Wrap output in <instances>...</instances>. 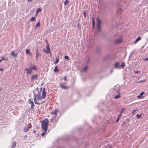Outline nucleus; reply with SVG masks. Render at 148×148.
I'll list each match as a JSON object with an SVG mask.
<instances>
[{"mask_svg":"<svg viewBox=\"0 0 148 148\" xmlns=\"http://www.w3.org/2000/svg\"><path fill=\"white\" fill-rule=\"evenodd\" d=\"M42 90V88H39L37 87L34 92V102L35 104L38 105L42 104L45 102V101H41V100L42 99H45L46 96V92L44 88L42 90L41 96V93Z\"/></svg>","mask_w":148,"mask_h":148,"instance_id":"1","label":"nucleus"},{"mask_svg":"<svg viewBox=\"0 0 148 148\" xmlns=\"http://www.w3.org/2000/svg\"><path fill=\"white\" fill-rule=\"evenodd\" d=\"M48 121L47 119L43 120L41 123V127L42 130L46 131L47 129Z\"/></svg>","mask_w":148,"mask_h":148,"instance_id":"2","label":"nucleus"},{"mask_svg":"<svg viewBox=\"0 0 148 148\" xmlns=\"http://www.w3.org/2000/svg\"><path fill=\"white\" fill-rule=\"evenodd\" d=\"M58 111V109H56L54 111L52 112L51 113L50 116L51 117V122H52L55 119Z\"/></svg>","mask_w":148,"mask_h":148,"instance_id":"3","label":"nucleus"},{"mask_svg":"<svg viewBox=\"0 0 148 148\" xmlns=\"http://www.w3.org/2000/svg\"><path fill=\"white\" fill-rule=\"evenodd\" d=\"M46 50L45 49H43V51L47 53H50V49L48 43L47 44L46 46Z\"/></svg>","mask_w":148,"mask_h":148,"instance_id":"4","label":"nucleus"},{"mask_svg":"<svg viewBox=\"0 0 148 148\" xmlns=\"http://www.w3.org/2000/svg\"><path fill=\"white\" fill-rule=\"evenodd\" d=\"M97 20V29L98 31H100L101 30V21L99 18H98Z\"/></svg>","mask_w":148,"mask_h":148,"instance_id":"5","label":"nucleus"},{"mask_svg":"<svg viewBox=\"0 0 148 148\" xmlns=\"http://www.w3.org/2000/svg\"><path fill=\"white\" fill-rule=\"evenodd\" d=\"M29 67L32 71V70L36 71L37 70V66L36 65L34 64L31 65Z\"/></svg>","mask_w":148,"mask_h":148,"instance_id":"6","label":"nucleus"},{"mask_svg":"<svg viewBox=\"0 0 148 148\" xmlns=\"http://www.w3.org/2000/svg\"><path fill=\"white\" fill-rule=\"evenodd\" d=\"M123 41V39L121 37H120L118 39H116L115 40V43L117 44H119L122 42Z\"/></svg>","mask_w":148,"mask_h":148,"instance_id":"7","label":"nucleus"},{"mask_svg":"<svg viewBox=\"0 0 148 148\" xmlns=\"http://www.w3.org/2000/svg\"><path fill=\"white\" fill-rule=\"evenodd\" d=\"M30 128L29 125L28 124L26 125V126L24 127L23 129V131L24 132H27L29 129Z\"/></svg>","mask_w":148,"mask_h":148,"instance_id":"8","label":"nucleus"},{"mask_svg":"<svg viewBox=\"0 0 148 148\" xmlns=\"http://www.w3.org/2000/svg\"><path fill=\"white\" fill-rule=\"evenodd\" d=\"M25 70L27 71L26 73L27 74H31L32 73V71L29 67L28 69L27 68H25Z\"/></svg>","mask_w":148,"mask_h":148,"instance_id":"9","label":"nucleus"},{"mask_svg":"<svg viewBox=\"0 0 148 148\" xmlns=\"http://www.w3.org/2000/svg\"><path fill=\"white\" fill-rule=\"evenodd\" d=\"M37 77L38 75L37 74H35L32 75L31 78L32 82L35 79L37 78Z\"/></svg>","mask_w":148,"mask_h":148,"instance_id":"10","label":"nucleus"},{"mask_svg":"<svg viewBox=\"0 0 148 148\" xmlns=\"http://www.w3.org/2000/svg\"><path fill=\"white\" fill-rule=\"evenodd\" d=\"M29 103L31 104V108L32 109H33L34 108V103L32 101H30V100H29Z\"/></svg>","mask_w":148,"mask_h":148,"instance_id":"11","label":"nucleus"},{"mask_svg":"<svg viewBox=\"0 0 148 148\" xmlns=\"http://www.w3.org/2000/svg\"><path fill=\"white\" fill-rule=\"evenodd\" d=\"M60 87L63 89H66L68 88L67 87L65 86V85L63 83H61L60 84Z\"/></svg>","mask_w":148,"mask_h":148,"instance_id":"12","label":"nucleus"},{"mask_svg":"<svg viewBox=\"0 0 148 148\" xmlns=\"http://www.w3.org/2000/svg\"><path fill=\"white\" fill-rule=\"evenodd\" d=\"M145 93V92H143L139 94V95L138 96H137V97L139 99H141V98H143V97H142V96Z\"/></svg>","mask_w":148,"mask_h":148,"instance_id":"13","label":"nucleus"},{"mask_svg":"<svg viewBox=\"0 0 148 148\" xmlns=\"http://www.w3.org/2000/svg\"><path fill=\"white\" fill-rule=\"evenodd\" d=\"M11 55L14 57L17 56V54L15 53V52L14 51H12L11 52Z\"/></svg>","mask_w":148,"mask_h":148,"instance_id":"14","label":"nucleus"},{"mask_svg":"<svg viewBox=\"0 0 148 148\" xmlns=\"http://www.w3.org/2000/svg\"><path fill=\"white\" fill-rule=\"evenodd\" d=\"M16 142L15 141H14L13 142L12 146L11 148H14L16 146Z\"/></svg>","mask_w":148,"mask_h":148,"instance_id":"15","label":"nucleus"},{"mask_svg":"<svg viewBox=\"0 0 148 148\" xmlns=\"http://www.w3.org/2000/svg\"><path fill=\"white\" fill-rule=\"evenodd\" d=\"M121 97V95L120 93L118 95H116L114 97V99H117Z\"/></svg>","mask_w":148,"mask_h":148,"instance_id":"16","label":"nucleus"},{"mask_svg":"<svg viewBox=\"0 0 148 148\" xmlns=\"http://www.w3.org/2000/svg\"><path fill=\"white\" fill-rule=\"evenodd\" d=\"M58 69L57 66H55L54 69V72L55 73H57L58 72Z\"/></svg>","mask_w":148,"mask_h":148,"instance_id":"17","label":"nucleus"},{"mask_svg":"<svg viewBox=\"0 0 148 148\" xmlns=\"http://www.w3.org/2000/svg\"><path fill=\"white\" fill-rule=\"evenodd\" d=\"M41 54L40 53L38 54V53H36V59L37 60L38 57L41 56Z\"/></svg>","mask_w":148,"mask_h":148,"instance_id":"18","label":"nucleus"},{"mask_svg":"<svg viewBox=\"0 0 148 148\" xmlns=\"http://www.w3.org/2000/svg\"><path fill=\"white\" fill-rule=\"evenodd\" d=\"M119 66V63L118 62H116L114 65V67L115 68H117Z\"/></svg>","mask_w":148,"mask_h":148,"instance_id":"19","label":"nucleus"},{"mask_svg":"<svg viewBox=\"0 0 148 148\" xmlns=\"http://www.w3.org/2000/svg\"><path fill=\"white\" fill-rule=\"evenodd\" d=\"M141 39V38L140 37H138L136 40L135 43H136V42L140 40Z\"/></svg>","mask_w":148,"mask_h":148,"instance_id":"20","label":"nucleus"},{"mask_svg":"<svg viewBox=\"0 0 148 148\" xmlns=\"http://www.w3.org/2000/svg\"><path fill=\"white\" fill-rule=\"evenodd\" d=\"M59 61V59L58 58H56V61L54 62V63L56 64H57Z\"/></svg>","mask_w":148,"mask_h":148,"instance_id":"21","label":"nucleus"},{"mask_svg":"<svg viewBox=\"0 0 148 148\" xmlns=\"http://www.w3.org/2000/svg\"><path fill=\"white\" fill-rule=\"evenodd\" d=\"M25 53L26 54H29L30 53V50L29 49H26Z\"/></svg>","mask_w":148,"mask_h":148,"instance_id":"22","label":"nucleus"},{"mask_svg":"<svg viewBox=\"0 0 148 148\" xmlns=\"http://www.w3.org/2000/svg\"><path fill=\"white\" fill-rule=\"evenodd\" d=\"M87 69L88 66H85L84 67L83 71L84 72H85L87 70Z\"/></svg>","mask_w":148,"mask_h":148,"instance_id":"23","label":"nucleus"},{"mask_svg":"<svg viewBox=\"0 0 148 148\" xmlns=\"http://www.w3.org/2000/svg\"><path fill=\"white\" fill-rule=\"evenodd\" d=\"M40 26V22H39L37 23L36 25V27H39Z\"/></svg>","mask_w":148,"mask_h":148,"instance_id":"24","label":"nucleus"},{"mask_svg":"<svg viewBox=\"0 0 148 148\" xmlns=\"http://www.w3.org/2000/svg\"><path fill=\"white\" fill-rule=\"evenodd\" d=\"M146 81V80H140L138 82V83H141V82H145Z\"/></svg>","mask_w":148,"mask_h":148,"instance_id":"25","label":"nucleus"},{"mask_svg":"<svg viewBox=\"0 0 148 148\" xmlns=\"http://www.w3.org/2000/svg\"><path fill=\"white\" fill-rule=\"evenodd\" d=\"M68 3V0H66L64 2V5H66Z\"/></svg>","mask_w":148,"mask_h":148,"instance_id":"26","label":"nucleus"},{"mask_svg":"<svg viewBox=\"0 0 148 148\" xmlns=\"http://www.w3.org/2000/svg\"><path fill=\"white\" fill-rule=\"evenodd\" d=\"M36 18L34 17H32L31 19V21H33L35 20Z\"/></svg>","mask_w":148,"mask_h":148,"instance_id":"27","label":"nucleus"},{"mask_svg":"<svg viewBox=\"0 0 148 148\" xmlns=\"http://www.w3.org/2000/svg\"><path fill=\"white\" fill-rule=\"evenodd\" d=\"M41 11V9L40 8H38L37 9L36 11V13H38L40 12Z\"/></svg>","mask_w":148,"mask_h":148,"instance_id":"28","label":"nucleus"},{"mask_svg":"<svg viewBox=\"0 0 148 148\" xmlns=\"http://www.w3.org/2000/svg\"><path fill=\"white\" fill-rule=\"evenodd\" d=\"M121 68H123V67H125V64L124 62H123L121 64Z\"/></svg>","mask_w":148,"mask_h":148,"instance_id":"29","label":"nucleus"},{"mask_svg":"<svg viewBox=\"0 0 148 148\" xmlns=\"http://www.w3.org/2000/svg\"><path fill=\"white\" fill-rule=\"evenodd\" d=\"M46 133V131H44V132L42 133L41 134V135L42 136H44L45 134Z\"/></svg>","mask_w":148,"mask_h":148,"instance_id":"30","label":"nucleus"},{"mask_svg":"<svg viewBox=\"0 0 148 148\" xmlns=\"http://www.w3.org/2000/svg\"><path fill=\"white\" fill-rule=\"evenodd\" d=\"M92 22L93 27V28H94L95 24V22L94 21L93 19H92Z\"/></svg>","mask_w":148,"mask_h":148,"instance_id":"31","label":"nucleus"},{"mask_svg":"<svg viewBox=\"0 0 148 148\" xmlns=\"http://www.w3.org/2000/svg\"><path fill=\"white\" fill-rule=\"evenodd\" d=\"M64 58L65 59H67V60H69V58L68 56H66L64 57Z\"/></svg>","mask_w":148,"mask_h":148,"instance_id":"32","label":"nucleus"},{"mask_svg":"<svg viewBox=\"0 0 148 148\" xmlns=\"http://www.w3.org/2000/svg\"><path fill=\"white\" fill-rule=\"evenodd\" d=\"M83 14L84 17H86V11H84L83 12Z\"/></svg>","mask_w":148,"mask_h":148,"instance_id":"33","label":"nucleus"},{"mask_svg":"<svg viewBox=\"0 0 148 148\" xmlns=\"http://www.w3.org/2000/svg\"><path fill=\"white\" fill-rule=\"evenodd\" d=\"M136 116H137V118H138V119H140V118L141 115H138V114H137L136 115Z\"/></svg>","mask_w":148,"mask_h":148,"instance_id":"34","label":"nucleus"},{"mask_svg":"<svg viewBox=\"0 0 148 148\" xmlns=\"http://www.w3.org/2000/svg\"><path fill=\"white\" fill-rule=\"evenodd\" d=\"M1 61L3 60H5V58L3 57V56H1Z\"/></svg>","mask_w":148,"mask_h":148,"instance_id":"35","label":"nucleus"},{"mask_svg":"<svg viewBox=\"0 0 148 148\" xmlns=\"http://www.w3.org/2000/svg\"><path fill=\"white\" fill-rule=\"evenodd\" d=\"M134 72L135 73H140V71H134Z\"/></svg>","mask_w":148,"mask_h":148,"instance_id":"36","label":"nucleus"},{"mask_svg":"<svg viewBox=\"0 0 148 148\" xmlns=\"http://www.w3.org/2000/svg\"><path fill=\"white\" fill-rule=\"evenodd\" d=\"M64 80H66V79H67V77H66V76H64Z\"/></svg>","mask_w":148,"mask_h":148,"instance_id":"37","label":"nucleus"},{"mask_svg":"<svg viewBox=\"0 0 148 148\" xmlns=\"http://www.w3.org/2000/svg\"><path fill=\"white\" fill-rule=\"evenodd\" d=\"M137 110V109L133 111L132 112V114H134V112Z\"/></svg>","mask_w":148,"mask_h":148,"instance_id":"38","label":"nucleus"},{"mask_svg":"<svg viewBox=\"0 0 148 148\" xmlns=\"http://www.w3.org/2000/svg\"><path fill=\"white\" fill-rule=\"evenodd\" d=\"M119 117H118L117 118V120H116V122H118L119 121Z\"/></svg>","mask_w":148,"mask_h":148,"instance_id":"39","label":"nucleus"},{"mask_svg":"<svg viewBox=\"0 0 148 148\" xmlns=\"http://www.w3.org/2000/svg\"><path fill=\"white\" fill-rule=\"evenodd\" d=\"M124 108H123V109H122V110H121V113H122V112L124 111Z\"/></svg>","mask_w":148,"mask_h":148,"instance_id":"40","label":"nucleus"},{"mask_svg":"<svg viewBox=\"0 0 148 148\" xmlns=\"http://www.w3.org/2000/svg\"><path fill=\"white\" fill-rule=\"evenodd\" d=\"M144 61H147V60H148V58H146V59H144Z\"/></svg>","mask_w":148,"mask_h":148,"instance_id":"41","label":"nucleus"},{"mask_svg":"<svg viewBox=\"0 0 148 148\" xmlns=\"http://www.w3.org/2000/svg\"><path fill=\"white\" fill-rule=\"evenodd\" d=\"M121 113L119 114V116L118 117H121Z\"/></svg>","mask_w":148,"mask_h":148,"instance_id":"42","label":"nucleus"},{"mask_svg":"<svg viewBox=\"0 0 148 148\" xmlns=\"http://www.w3.org/2000/svg\"><path fill=\"white\" fill-rule=\"evenodd\" d=\"M36 53H38V49H37V50L36 51Z\"/></svg>","mask_w":148,"mask_h":148,"instance_id":"43","label":"nucleus"},{"mask_svg":"<svg viewBox=\"0 0 148 148\" xmlns=\"http://www.w3.org/2000/svg\"><path fill=\"white\" fill-rule=\"evenodd\" d=\"M29 54V55L30 56H32V54L30 53Z\"/></svg>","mask_w":148,"mask_h":148,"instance_id":"44","label":"nucleus"},{"mask_svg":"<svg viewBox=\"0 0 148 148\" xmlns=\"http://www.w3.org/2000/svg\"><path fill=\"white\" fill-rule=\"evenodd\" d=\"M3 70L2 69H0V71H3Z\"/></svg>","mask_w":148,"mask_h":148,"instance_id":"45","label":"nucleus"},{"mask_svg":"<svg viewBox=\"0 0 148 148\" xmlns=\"http://www.w3.org/2000/svg\"><path fill=\"white\" fill-rule=\"evenodd\" d=\"M38 14V13H36V15H35V16H37V15Z\"/></svg>","mask_w":148,"mask_h":148,"instance_id":"46","label":"nucleus"},{"mask_svg":"<svg viewBox=\"0 0 148 148\" xmlns=\"http://www.w3.org/2000/svg\"><path fill=\"white\" fill-rule=\"evenodd\" d=\"M1 62V60H0V62Z\"/></svg>","mask_w":148,"mask_h":148,"instance_id":"47","label":"nucleus"},{"mask_svg":"<svg viewBox=\"0 0 148 148\" xmlns=\"http://www.w3.org/2000/svg\"><path fill=\"white\" fill-rule=\"evenodd\" d=\"M33 132H35V131H33Z\"/></svg>","mask_w":148,"mask_h":148,"instance_id":"48","label":"nucleus"}]
</instances>
